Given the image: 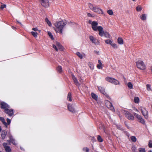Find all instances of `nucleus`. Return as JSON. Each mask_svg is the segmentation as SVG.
<instances>
[{"mask_svg":"<svg viewBox=\"0 0 152 152\" xmlns=\"http://www.w3.org/2000/svg\"><path fill=\"white\" fill-rule=\"evenodd\" d=\"M66 24V21L63 20L56 23L54 25L56 28V29H55L56 32H58L61 34H62L63 29Z\"/></svg>","mask_w":152,"mask_h":152,"instance_id":"f257e3e1","label":"nucleus"},{"mask_svg":"<svg viewBox=\"0 0 152 152\" xmlns=\"http://www.w3.org/2000/svg\"><path fill=\"white\" fill-rule=\"evenodd\" d=\"M67 107L69 110L73 114L78 112L77 107L75 104H69L67 105Z\"/></svg>","mask_w":152,"mask_h":152,"instance_id":"f03ea898","label":"nucleus"},{"mask_svg":"<svg viewBox=\"0 0 152 152\" xmlns=\"http://www.w3.org/2000/svg\"><path fill=\"white\" fill-rule=\"evenodd\" d=\"M122 112L125 117L129 120L133 121L134 119V116L129 112L125 110H123Z\"/></svg>","mask_w":152,"mask_h":152,"instance_id":"7ed1b4c3","label":"nucleus"},{"mask_svg":"<svg viewBox=\"0 0 152 152\" xmlns=\"http://www.w3.org/2000/svg\"><path fill=\"white\" fill-rule=\"evenodd\" d=\"M137 67L142 70H144L145 69V66L142 61L139 60L136 62Z\"/></svg>","mask_w":152,"mask_h":152,"instance_id":"20e7f679","label":"nucleus"},{"mask_svg":"<svg viewBox=\"0 0 152 152\" xmlns=\"http://www.w3.org/2000/svg\"><path fill=\"white\" fill-rule=\"evenodd\" d=\"M105 80L106 81L115 85H116L119 84V82L113 77H107L105 78Z\"/></svg>","mask_w":152,"mask_h":152,"instance_id":"39448f33","label":"nucleus"},{"mask_svg":"<svg viewBox=\"0 0 152 152\" xmlns=\"http://www.w3.org/2000/svg\"><path fill=\"white\" fill-rule=\"evenodd\" d=\"M7 135L10 139L7 140V141L10 144L9 145H10V142H11L14 145H17V143L15 142V140L13 138V137L11 133L9 132Z\"/></svg>","mask_w":152,"mask_h":152,"instance_id":"423d86ee","label":"nucleus"},{"mask_svg":"<svg viewBox=\"0 0 152 152\" xmlns=\"http://www.w3.org/2000/svg\"><path fill=\"white\" fill-rule=\"evenodd\" d=\"M140 110L144 118L147 119L148 118V112L145 108L141 107Z\"/></svg>","mask_w":152,"mask_h":152,"instance_id":"0eeeda50","label":"nucleus"},{"mask_svg":"<svg viewBox=\"0 0 152 152\" xmlns=\"http://www.w3.org/2000/svg\"><path fill=\"white\" fill-rule=\"evenodd\" d=\"M98 23L96 21H93L92 23L91 27L92 29L95 31H97L99 29V27H101V26H98Z\"/></svg>","mask_w":152,"mask_h":152,"instance_id":"6e6552de","label":"nucleus"},{"mask_svg":"<svg viewBox=\"0 0 152 152\" xmlns=\"http://www.w3.org/2000/svg\"><path fill=\"white\" fill-rule=\"evenodd\" d=\"M1 108V109H4V110H5L10 108V106L7 103L4 102H1L0 103Z\"/></svg>","mask_w":152,"mask_h":152,"instance_id":"1a4fd4ad","label":"nucleus"},{"mask_svg":"<svg viewBox=\"0 0 152 152\" xmlns=\"http://www.w3.org/2000/svg\"><path fill=\"white\" fill-rule=\"evenodd\" d=\"M4 112L5 113L8 115L10 117L12 116L14 114V110L12 109H7L5 110H4Z\"/></svg>","mask_w":152,"mask_h":152,"instance_id":"9d476101","label":"nucleus"},{"mask_svg":"<svg viewBox=\"0 0 152 152\" xmlns=\"http://www.w3.org/2000/svg\"><path fill=\"white\" fill-rule=\"evenodd\" d=\"M92 11L95 12H97L99 14H102L103 15L104 14L102 10L100 9L96 5L95 6Z\"/></svg>","mask_w":152,"mask_h":152,"instance_id":"9b49d317","label":"nucleus"},{"mask_svg":"<svg viewBox=\"0 0 152 152\" xmlns=\"http://www.w3.org/2000/svg\"><path fill=\"white\" fill-rule=\"evenodd\" d=\"M89 39L93 43H94L96 45H98L97 42H96V41H98L97 39H95L93 36H90Z\"/></svg>","mask_w":152,"mask_h":152,"instance_id":"f8f14e48","label":"nucleus"},{"mask_svg":"<svg viewBox=\"0 0 152 152\" xmlns=\"http://www.w3.org/2000/svg\"><path fill=\"white\" fill-rule=\"evenodd\" d=\"M99 29L98 30L99 31V34L101 37H103L104 34L105 32L103 30V28L102 26L99 27Z\"/></svg>","mask_w":152,"mask_h":152,"instance_id":"ddd939ff","label":"nucleus"},{"mask_svg":"<svg viewBox=\"0 0 152 152\" xmlns=\"http://www.w3.org/2000/svg\"><path fill=\"white\" fill-rule=\"evenodd\" d=\"M72 79L77 86L79 87L80 86V84L79 83L77 80L73 75H72Z\"/></svg>","mask_w":152,"mask_h":152,"instance_id":"4468645a","label":"nucleus"},{"mask_svg":"<svg viewBox=\"0 0 152 152\" xmlns=\"http://www.w3.org/2000/svg\"><path fill=\"white\" fill-rule=\"evenodd\" d=\"M7 134V132L5 130H3L1 131V139L2 140H4Z\"/></svg>","mask_w":152,"mask_h":152,"instance_id":"2eb2a0df","label":"nucleus"},{"mask_svg":"<svg viewBox=\"0 0 152 152\" xmlns=\"http://www.w3.org/2000/svg\"><path fill=\"white\" fill-rule=\"evenodd\" d=\"M97 88L99 91L102 94H104L105 93V88L101 86H98Z\"/></svg>","mask_w":152,"mask_h":152,"instance_id":"dca6fc26","label":"nucleus"},{"mask_svg":"<svg viewBox=\"0 0 152 152\" xmlns=\"http://www.w3.org/2000/svg\"><path fill=\"white\" fill-rule=\"evenodd\" d=\"M0 121L4 125L6 128H7V124L4 118L2 117H0Z\"/></svg>","mask_w":152,"mask_h":152,"instance_id":"f3484780","label":"nucleus"},{"mask_svg":"<svg viewBox=\"0 0 152 152\" xmlns=\"http://www.w3.org/2000/svg\"><path fill=\"white\" fill-rule=\"evenodd\" d=\"M88 65L90 68L93 70L94 69V65L92 62H89L88 63Z\"/></svg>","mask_w":152,"mask_h":152,"instance_id":"a211bd4d","label":"nucleus"},{"mask_svg":"<svg viewBox=\"0 0 152 152\" xmlns=\"http://www.w3.org/2000/svg\"><path fill=\"white\" fill-rule=\"evenodd\" d=\"M117 42L120 45H122L124 43L123 39L121 37H118V38Z\"/></svg>","mask_w":152,"mask_h":152,"instance_id":"6ab92c4d","label":"nucleus"},{"mask_svg":"<svg viewBox=\"0 0 152 152\" xmlns=\"http://www.w3.org/2000/svg\"><path fill=\"white\" fill-rule=\"evenodd\" d=\"M67 99L70 102H71L72 101V94L70 92H69L68 93Z\"/></svg>","mask_w":152,"mask_h":152,"instance_id":"aec40b11","label":"nucleus"},{"mask_svg":"<svg viewBox=\"0 0 152 152\" xmlns=\"http://www.w3.org/2000/svg\"><path fill=\"white\" fill-rule=\"evenodd\" d=\"M4 149L6 152H11L12 151L11 149L10 146H9L5 147Z\"/></svg>","mask_w":152,"mask_h":152,"instance_id":"412c9836","label":"nucleus"},{"mask_svg":"<svg viewBox=\"0 0 152 152\" xmlns=\"http://www.w3.org/2000/svg\"><path fill=\"white\" fill-rule=\"evenodd\" d=\"M56 45L59 49H62L63 47L58 42H56Z\"/></svg>","mask_w":152,"mask_h":152,"instance_id":"4be33fe9","label":"nucleus"},{"mask_svg":"<svg viewBox=\"0 0 152 152\" xmlns=\"http://www.w3.org/2000/svg\"><path fill=\"white\" fill-rule=\"evenodd\" d=\"M91 96H92V98L95 100H97L98 99V96L96 94L94 93H92L91 94Z\"/></svg>","mask_w":152,"mask_h":152,"instance_id":"5701e85b","label":"nucleus"},{"mask_svg":"<svg viewBox=\"0 0 152 152\" xmlns=\"http://www.w3.org/2000/svg\"><path fill=\"white\" fill-rule=\"evenodd\" d=\"M140 18L142 20H145L146 19V15L144 14H142L140 16Z\"/></svg>","mask_w":152,"mask_h":152,"instance_id":"b1692460","label":"nucleus"},{"mask_svg":"<svg viewBox=\"0 0 152 152\" xmlns=\"http://www.w3.org/2000/svg\"><path fill=\"white\" fill-rule=\"evenodd\" d=\"M134 115L139 120L142 118V116L140 115H139L136 113H134Z\"/></svg>","mask_w":152,"mask_h":152,"instance_id":"393cba45","label":"nucleus"},{"mask_svg":"<svg viewBox=\"0 0 152 152\" xmlns=\"http://www.w3.org/2000/svg\"><path fill=\"white\" fill-rule=\"evenodd\" d=\"M45 20L49 26L50 27L52 26V24L51 22L47 18H45Z\"/></svg>","mask_w":152,"mask_h":152,"instance_id":"a878e982","label":"nucleus"},{"mask_svg":"<svg viewBox=\"0 0 152 152\" xmlns=\"http://www.w3.org/2000/svg\"><path fill=\"white\" fill-rule=\"evenodd\" d=\"M109 102L110 103V104L109 105V108L110 110H111L112 111H114L115 109H114L113 106V105L112 103L110 102Z\"/></svg>","mask_w":152,"mask_h":152,"instance_id":"bb28decb","label":"nucleus"},{"mask_svg":"<svg viewBox=\"0 0 152 152\" xmlns=\"http://www.w3.org/2000/svg\"><path fill=\"white\" fill-rule=\"evenodd\" d=\"M131 140L133 142H135L137 141V138L134 136H132L130 137Z\"/></svg>","mask_w":152,"mask_h":152,"instance_id":"cd10ccee","label":"nucleus"},{"mask_svg":"<svg viewBox=\"0 0 152 152\" xmlns=\"http://www.w3.org/2000/svg\"><path fill=\"white\" fill-rule=\"evenodd\" d=\"M57 70L58 72H61L62 71V69L61 66H58L57 68Z\"/></svg>","mask_w":152,"mask_h":152,"instance_id":"c85d7f7f","label":"nucleus"},{"mask_svg":"<svg viewBox=\"0 0 152 152\" xmlns=\"http://www.w3.org/2000/svg\"><path fill=\"white\" fill-rule=\"evenodd\" d=\"M134 102L136 103H138L139 102V99L138 97H135L134 99Z\"/></svg>","mask_w":152,"mask_h":152,"instance_id":"c756f323","label":"nucleus"},{"mask_svg":"<svg viewBox=\"0 0 152 152\" xmlns=\"http://www.w3.org/2000/svg\"><path fill=\"white\" fill-rule=\"evenodd\" d=\"M97 139L98 141L99 142H102L103 141V139L101 136L99 135L97 136Z\"/></svg>","mask_w":152,"mask_h":152,"instance_id":"7c9ffc66","label":"nucleus"},{"mask_svg":"<svg viewBox=\"0 0 152 152\" xmlns=\"http://www.w3.org/2000/svg\"><path fill=\"white\" fill-rule=\"evenodd\" d=\"M105 37L107 38H110V35L109 33L107 31H105L104 35Z\"/></svg>","mask_w":152,"mask_h":152,"instance_id":"2f4dec72","label":"nucleus"},{"mask_svg":"<svg viewBox=\"0 0 152 152\" xmlns=\"http://www.w3.org/2000/svg\"><path fill=\"white\" fill-rule=\"evenodd\" d=\"M96 5H93L89 3L88 5L90 9L93 10Z\"/></svg>","mask_w":152,"mask_h":152,"instance_id":"473e14b6","label":"nucleus"},{"mask_svg":"<svg viewBox=\"0 0 152 152\" xmlns=\"http://www.w3.org/2000/svg\"><path fill=\"white\" fill-rule=\"evenodd\" d=\"M105 43L107 44L111 45L113 42L112 41L109 39L105 40Z\"/></svg>","mask_w":152,"mask_h":152,"instance_id":"72a5a7b5","label":"nucleus"},{"mask_svg":"<svg viewBox=\"0 0 152 152\" xmlns=\"http://www.w3.org/2000/svg\"><path fill=\"white\" fill-rule=\"evenodd\" d=\"M136 10L137 11H140L142 9V8L140 5H138L136 7Z\"/></svg>","mask_w":152,"mask_h":152,"instance_id":"f704fd0d","label":"nucleus"},{"mask_svg":"<svg viewBox=\"0 0 152 152\" xmlns=\"http://www.w3.org/2000/svg\"><path fill=\"white\" fill-rule=\"evenodd\" d=\"M76 55L80 59H82L83 56L82 54L79 52H77L76 53Z\"/></svg>","mask_w":152,"mask_h":152,"instance_id":"c9c22d12","label":"nucleus"},{"mask_svg":"<svg viewBox=\"0 0 152 152\" xmlns=\"http://www.w3.org/2000/svg\"><path fill=\"white\" fill-rule=\"evenodd\" d=\"M127 86L128 88L130 89H132L133 88V86L132 84L130 82L128 83Z\"/></svg>","mask_w":152,"mask_h":152,"instance_id":"e433bc0d","label":"nucleus"},{"mask_svg":"<svg viewBox=\"0 0 152 152\" xmlns=\"http://www.w3.org/2000/svg\"><path fill=\"white\" fill-rule=\"evenodd\" d=\"M117 128L121 130H124V128L122 127V126L120 125H116Z\"/></svg>","mask_w":152,"mask_h":152,"instance_id":"4c0bfd02","label":"nucleus"},{"mask_svg":"<svg viewBox=\"0 0 152 152\" xmlns=\"http://www.w3.org/2000/svg\"><path fill=\"white\" fill-rule=\"evenodd\" d=\"M32 35L35 37L36 38L37 37L38 34L37 32H35L34 31L31 32Z\"/></svg>","mask_w":152,"mask_h":152,"instance_id":"58836bf2","label":"nucleus"},{"mask_svg":"<svg viewBox=\"0 0 152 152\" xmlns=\"http://www.w3.org/2000/svg\"><path fill=\"white\" fill-rule=\"evenodd\" d=\"M147 89L148 91H151L152 90L151 88V86L150 84H147L146 85Z\"/></svg>","mask_w":152,"mask_h":152,"instance_id":"ea45409f","label":"nucleus"},{"mask_svg":"<svg viewBox=\"0 0 152 152\" xmlns=\"http://www.w3.org/2000/svg\"><path fill=\"white\" fill-rule=\"evenodd\" d=\"M83 151L85 152H89V149L87 147H84L83 148Z\"/></svg>","mask_w":152,"mask_h":152,"instance_id":"a19ab883","label":"nucleus"},{"mask_svg":"<svg viewBox=\"0 0 152 152\" xmlns=\"http://www.w3.org/2000/svg\"><path fill=\"white\" fill-rule=\"evenodd\" d=\"M48 35L50 38L52 39L53 40L54 38L53 35H52V33L51 32L49 31L48 33Z\"/></svg>","mask_w":152,"mask_h":152,"instance_id":"79ce46f5","label":"nucleus"},{"mask_svg":"<svg viewBox=\"0 0 152 152\" xmlns=\"http://www.w3.org/2000/svg\"><path fill=\"white\" fill-rule=\"evenodd\" d=\"M107 13L110 15H113V11L111 10H107Z\"/></svg>","mask_w":152,"mask_h":152,"instance_id":"37998d69","label":"nucleus"},{"mask_svg":"<svg viewBox=\"0 0 152 152\" xmlns=\"http://www.w3.org/2000/svg\"><path fill=\"white\" fill-rule=\"evenodd\" d=\"M138 150L139 152H145V149L144 148H140Z\"/></svg>","mask_w":152,"mask_h":152,"instance_id":"c03bdc74","label":"nucleus"},{"mask_svg":"<svg viewBox=\"0 0 152 152\" xmlns=\"http://www.w3.org/2000/svg\"><path fill=\"white\" fill-rule=\"evenodd\" d=\"M139 121V122L142 124L144 125L145 124V121L142 118L141 119H140Z\"/></svg>","mask_w":152,"mask_h":152,"instance_id":"a18cd8bd","label":"nucleus"},{"mask_svg":"<svg viewBox=\"0 0 152 152\" xmlns=\"http://www.w3.org/2000/svg\"><path fill=\"white\" fill-rule=\"evenodd\" d=\"M114 48H118V46L115 43H112V44L111 45Z\"/></svg>","mask_w":152,"mask_h":152,"instance_id":"49530a36","label":"nucleus"},{"mask_svg":"<svg viewBox=\"0 0 152 152\" xmlns=\"http://www.w3.org/2000/svg\"><path fill=\"white\" fill-rule=\"evenodd\" d=\"M6 120H7V126L8 125H9L10 124L11 122V120L10 119H9L8 118H7L6 119Z\"/></svg>","mask_w":152,"mask_h":152,"instance_id":"de8ad7c7","label":"nucleus"},{"mask_svg":"<svg viewBox=\"0 0 152 152\" xmlns=\"http://www.w3.org/2000/svg\"><path fill=\"white\" fill-rule=\"evenodd\" d=\"M41 1V5L44 7H46L47 6V5H46V4H47L46 3H45L44 1L43 2L42 1Z\"/></svg>","mask_w":152,"mask_h":152,"instance_id":"09e8293b","label":"nucleus"},{"mask_svg":"<svg viewBox=\"0 0 152 152\" xmlns=\"http://www.w3.org/2000/svg\"><path fill=\"white\" fill-rule=\"evenodd\" d=\"M132 150L133 152H136V147L135 146H133L132 147Z\"/></svg>","mask_w":152,"mask_h":152,"instance_id":"8fccbe9b","label":"nucleus"},{"mask_svg":"<svg viewBox=\"0 0 152 152\" xmlns=\"http://www.w3.org/2000/svg\"><path fill=\"white\" fill-rule=\"evenodd\" d=\"M87 16L89 17H94V15H92L90 13H88L87 15Z\"/></svg>","mask_w":152,"mask_h":152,"instance_id":"3c124183","label":"nucleus"},{"mask_svg":"<svg viewBox=\"0 0 152 152\" xmlns=\"http://www.w3.org/2000/svg\"><path fill=\"white\" fill-rule=\"evenodd\" d=\"M53 48H54V49H55L56 51H58V48L57 47V46L56 45H53Z\"/></svg>","mask_w":152,"mask_h":152,"instance_id":"603ef678","label":"nucleus"},{"mask_svg":"<svg viewBox=\"0 0 152 152\" xmlns=\"http://www.w3.org/2000/svg\"><path fill=\"white\" fill-rule=\"evenodd\" d=\"M91 141H92V142H93L96 141V139L94 137H91Z\"/></svg>","mask_w":152,"mask_h":152,"instance_id":"864d4df0","label":"nucleus"},{"mask_svg":"<svg viewBox=\"0 0 152 152\" xmlns=\"http://www.w3.org/2000/svg\"><path fill=\"white\" fill-rule=\"evenodd\" d=\"M97 67L99 69H102V65L98 64L97 65Z\"/></svg>","mask_w":152,"mask_h":152,"instance_id":"5fc2aeb1","label":"nucleus"},{"mask_svg":"<svg viewBox=\"0 0 152 152\" xmlns=\"http://www.w3.org/2000/svg\"><path fill=\"white\" fill-rule=\"evenodd\" d=\"M6 5L5 4H2L1 6V9H3L6 7Z\"/></svg>","mask_w":152,"mask_h":152,"instance_id":"6e6d98bb","label":"nucleus"},{"mask_svg":"<svg viewBox=\"0 0 152 152\" xmlns=\"http://www.w3.org/2000/svg\"><path fill=\"white\" fill-rule=\"evenodd\" d=\"M7 145V143L6 142H4L3 144V145L4 148H5V147L8 146V145Z\"/></svg>","mask_w":152,"mask_h":152,"instance_id":"4d7b16f0","label":"nucleus"},{"mask_svg":"<svg viewBox=\"0 0 152 152\" xmlns=\"http://www.w3.org/2000/svg\"><path fill=\"white\" fill-rule=\"evenodd\" d=\"M103 94L104 95L108 98H110V96H109V95L108 94H107L106 92H105V93H104V94Z\"/></svg>","mask_w":152,"mask_h":152,"instance_id":"13d9d810","label":"nucleus"},{"mask_svg":"<svg viewBox=\"0 0 152 152\" xmlns=\"http://www.w3.org/2000/svg\"><path fill=\"white\" fill-rule=\"evenodd\" d=\"M148 145L149 148H152V143H150V142H149Z\"/></svg>","mask_w":152,"mask_h":152,"instance_id":"bf43d9fd","label":"nucleus"},{"mask_svg":"<svg viewBox=\"0 0 152 152\" xmlns=\"http://www.w3.org/2000/svg\"><path fill=\"white\" fill-rule=\"evenodd\" d=\"M124 124H125V125L126 126L128 129H129L130 127L127 124V122H126V121H124Z\"/></svg>","mask_w":152,"mask_h":152,"instance_id":"052dcab7","label":"nucleus"},{"mask_svg":"<svg viewBox=\"0 0 152 152\" xmlns=\"http://www.w3.org/2000/svg\"><path fill=\"white\" fill-rule=\"evenodd\" d=\"M94 52L96 54H97V55H99V51H97V50H94Z\"/></svg>","mask_w":152,"mask_h":152,"instance_id":"680f3d73","label":"nucleus"},{"mask_svg":"<svg viewBox=\"0 0 152 152\" xmlns=\"http://www.w3.org/2000/svg\"><path fill=\"white\" fill-rule=\"evenodd\" d=\"M33 30H34V31H36L38 30V29L37 27L33 28L32 29Z\"/></svg>","mask_w":152,"mask_h":152,"instance_id":"e2e57ef3","label":"nucleus"},{"mask_svg":"<svg viewBox=\"0 0 152 152\" xmlns=\"http://www.w3.org/2000/svg\"><path fill=\"white\" fill-rule=\"evenodd\" d=\"M16 21L17 23H18L21 26H22L23 25L19 21L17 20Z\"/></svg>","mask_w":152,"mask_h":152,"instance_id":"0e129e2a","label":"nucleus"},{"mask_svg":"<svg viewBox=\"0 0 152 152\" xmlns=\"http://www.w3.org/2000/svg\"><path fill=\"white\" fill-rule=\"evenodd\" d=\"M41 1H42L43 2L44 1L47 3H48V0H41Z\"/></svg>","mask_w":152,"mask_h":152,"instance_id":"69168bd1","label":"nucleus"},{"mask_svg":"<svg viewBox=\"0 0 152 152\" xmlns=\"http://www.w3.org/2000/svg\"><path fill=\"white\" fill-rule=\"evenodd\" d=\"M98 62L99 64L102 65V63L100 60H99L98 61Z\"/></svg>","mask_w":152,"mask_h":152,"instance_id":"338daca9","label":"nucleus"},{"mask_svg":"<svg viewBox=\"0 0 152 152\" xmlns=\"http://www.w3.org/2000/svg\"><path fill=\"white\" fill-rule=\"evenodd\" d=\"M92 21H91V20H88V23L90 24H91V25H92Z\"/></svg>","mask_w":152,"mask_h":152,"instance_id":"774afa93","label":"nucleus"}]
</instances>
